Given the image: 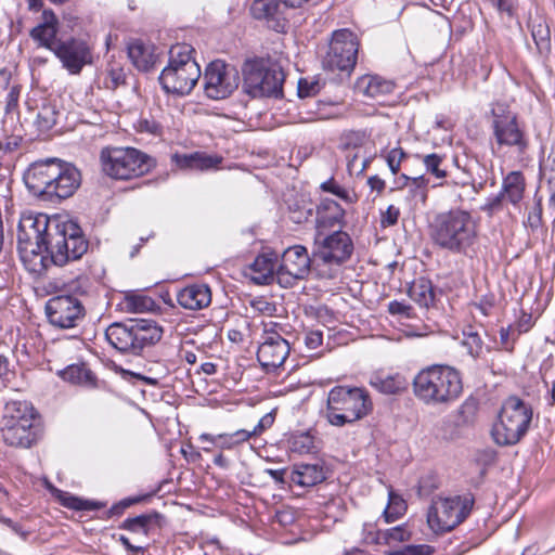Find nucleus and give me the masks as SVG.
<instances>
[{
	"label": "nucleus",
	"mask_w": 555,
	"mask_h": 555,
	"mask_svg": "<svg viewBox=\"0 0 555 555\" xmlns=\"http://www.w3.org/2000/svg\"><path fill=\"white\" fill-rule=\"evenodd\" d=\"M250 307L255 311L269 317L275 314L276 312V305L268 300V298H266L264 296H258L251 299Z\"/></svg>",
	"instance_id": "nucleus-56"
},
{
	"label": "nucleus",
	"mask_w": 555,
	"mask_h": 555,
	"mask_svg": "<svg viewBox=\"0 0 555 555\" xmlns=\"http://www.w3.org/2000/svg\"><path fill=\"white\" fill-rule=\"evenodd\" d=\"M405 156L406 154L401 147H395L388 152L386 162L392 175H397L399 172L400 165Z\"/></svg>",
	"instance_id": "nucleus-57"
},
{
	"label": "nucleus",
	"mask_w": 555,
	"mask_h": 555,
	"mask_svg": "<svg viewBox=\"0 0 555 555\" xmlns=\"http://www.w3.org/2000/svg\"><path fill=\"white\" fill-rule=\"evenodd\" d=\"M57 119V111L55 105L51 103H44L41 105L37 114V124L41 129L49 130L55 124Z\"/></svg>",
	"instance_id": "nucleus-46"
},
{
	"label": "nucleus",
	"mask_w": 555,
	"mask_h": 555,
	"mask_svg": "<svg viewBox=\"0 0 555 555\" xmlns=\"http://www.w3.org/2000/svg\"><path fill=\"white\" fill-rule=\"evenodd\" d=\"M5 411L3 441L8 446L25 449L35 444L42 434V428L34 408L26 401H12L7 404Z\"/></svg>",
	"instance_id": "nucleus-7"
},
{
	"label": "nucleus",
	"mask_w": 555,
	"mask_h": 555,
	"mask_svg": "<svg viewBox=\"0 0 555 555\" xmlns=\"http://www.w3.org/2000/svg\"><path fill=\"white\" fill-rule=\"evenodd\" d=\"M405 503L404 501L393 494L392 492L389 493V504L384 511L385 520L387 522L395 521L400 515L403 514L405 511Z\"/></svg>",
	"instance_id": "nucleus-49"
},
{
	"label": "nucleus",
	"mask_w": 555,
	"mask_h": 555,
	"mask_svg": "<svg viewBox=\"0 0 555 555\" xmlns=\"http://www.w3.org/2000/svg\"><path fill=\"white\" fill-rule=\"evenodd\" d=\"M353 253V242L350 235L341 230L315 232L312 257L328 266H340L350 259Z\"/></svg>",
	"instance_id": "nucleus-15"
},
{
	"label": "nucleus",
	"mask_w": 555,
	"mask_h": 555,
	"mask_svg": "<svg viewBox=\"0 0 555 555\" xmlns=\"http://www.w3.org/2000/svg\"><path fill=\"white\" fill-rule=\"evenodd\" d=\"M276 259L273 254L259 255L249 266V278L258 285L270 284L276 276Z\"/></svg>",
	"instance_id": "nucleus-30"
},
{
	"label": "nucleus",
	"mask_w": 555,
	"mask_h": 555,
	"mask_svg": "<svg viewBox=\"0 0 555 555\" xmlns=\"http://www.w3.org/2000/svg\"><path fill=\"white\" fill-rule=\"evenodd\" d=\"M401 179H404V185H409L412 197L424 205L427 199L428 180L424 176L410 178L404 173L401 175Z\"/></svg>",
	"instance_id": "nucleus-42"
},
{
	"label": "nucleus",
	"mask_w": 555,
	"mask_h": 555,
	"mask_svg": "<svg viewBox=\"0 0 555 555\" xmlns=\"http://www.w3.org/2000/svg\"><path fill=\"white\" fill-rule=\"evenodd\" d=\"M472 495L435 496L427 512V522L435 532H447L462 524L474 506Z\"/></svg>",
	"instance_id": "nucleus-13"
},
{
	"label": "nucleus",
	"mask_w": 555,
	"mask_h": 555,
	"mask_svg": "<svg viewBox=\"0 0 555 555\" xmlns=\"http://www.w3.org/2000/svg\"><path fill=\"white\" fill-rule=\"evenodd\" d=\"M220 163V158L212 157L203 153H194L185 157V166L196 170H207Z\"/></svg>",
	"instance_id": "nucleus-44"
},
{
	"label": "nucleus",
	"mask_w": 555,
	"mask_h": 555,
	"mask_svg": "<svg viewBox=\"0 0 555 555\" xmlns=\"http://www.w3.org/2000/svg\"><path fill=\"white\" fill-rule=\"evenodd\" d=\"M409 294L410 297L421 307H428L435 299L430 282L424 279L414 282L410 287Z\"/></svg>",
	"instance_id": "nucleus-38"
},
{
	"label": "nucleus",
	"mask_w": 555,
	"mask_h": 555,
	"mask_svg": "<svg viewBox=\"0 0 555 555\" xmlns=\"http://www.w3.org/2000/svg\"><path fill=\"white\" fill-rule=\"evenodd\" d=\"M491 129L494 138L492 152L495 153L503 147L514 149L519 155L527 152L529 139L519 125L516 113L507 105L496 103L491 109Z\"/></svg>",
	"instance_id": "nucleus-12"
},
{
	"label": "nucleus",
	"mask_w": 555,
	"mask_h": 555,
	"mask_svg": "<svg viewBox=\"0 0 555 555\" xmlns=\"http://www.w3.org/2000/svg\"><path fill=\"white\" fill-rule=\"evenodd\" d=\"M395 82L377 75H364L357 80L358 92L371 99H379L395 90Z\"/></svg>",
	"instance_id": "nucleus-29"
},
{
	"label": "nucleus",
	"mask_w": 555,
	"mask_h": 555,
	"mask_svg": "<svg viewBox=\"0 0 555 555\" xmlns=\"http://www.w3.org/2000/svg\"><path fill=\"white\" fill-rule=\"evenodd\" d=\"M46 314L51 325L59 328L78 327L86 318L81 300L73 295H57L46 304Z\"/></svg>",
	"instance_id": "nucleus-16"
},
{
	"label": "nucleus",
	"mask_w": 555,
	"mask_h": 555,
	"mask_svg": "<svg viewBox=\"0 0 555 555\" xmlns=\"http://www.w3.org/2000/svg\"><path fill=\"white\" fill-rule=\"evenodd\" d=\"M149 498H150V494L137 495V496H130V498L122 499L121 501H119L111 506V508L107 511V516L108 517L120 516L125 512L126 508H128L134 504L141 503Z\"/></svg>",
	"instance_id": "nucleus-51"
},
{
	"label": "nucleus",
	"mask_w": 555,
	"mask_h": 555,
	"mask_svg": "<svg viewBox=\"0 0 555 555\" xmlns=\"http://www.w3.org/2000/svg\"><path fill=\"white\" fill-rule=\"evenodd\" d=\"M177 300L184 309L206 308L211 301L210 288L206 284L188 285L178 293Z\"/></svg>",
	"instance_id": "nucleus-26"
},
{
	"label": "nucleus",
	"mask_w": 555,
	"mask_h": 555,
	"mask_svg": "<svg viewBox=\"0 0 555 555\" xmlns=\"http://www.w3.org/2000/svg\"><path fill=\"white\" fill-rule=\"evenodd\" d=\"M321 189L324 192H328L336 195L337 197H339L340 199L348 204H351L357 201V196L353 192H350L343 188L341 185H339L333 178L323 182L321 184Z\"/></svg>",
	"instance_id": "nucleus-48"
},
{
	"label": "nucleus",
	"mask_w": 555,
	"mask_h": 555,
	"mask_svg": "<svg viewBox=\"0 0 555 555\" xmlns=\"http://www.w3.org/2000/svg\"><path fill=\"white\" fill-rule=\"evenodd\" d=\"M103 172L115 180H131L149 173L156 160L135 147L106 146L100 153Z\"/></svg>",
	"instance_id": "nucleus-6"
},
{
	"label": "nucleus",
	"mask_w": 555,
	"mask_h": 555,
	"mask_svg": "<svg viewBox=\"0 0 555 555\" xmlns=\"http://www.w3.org/2000/svg\"><path fill=\"white\" fill-rule=\"evenodd\" d=\"M370 392L363 387L338 385L327 393L326 420L336 427L353 424L373 412Z\"/></svg>",
	"instance_id": "nucleus-3"
},
{
	"label": "nucleus",
	"mask_w": 555,
	"mask_h": 555,
	"mask_svg": "<svg viewBox=\"0 0 555 555\" xmlns=\"http://www.w3.org/2000/svg\"><path fill=\"white\" fill-rule=\"evenodd\" d=\"M125 304L128 312L149 311L154 306V300L145 295L129 294L125 297Z\"/></svg>",
	"instance_id": "nucleus-45"
},
{
	"label": "nucleus",
	"mask_w": 555,
	"mask_h": 555,
	"mask_svg": "<svg viewBox=\"0 0 555 555\" xmlns=\"http://www.w3.org/2000/svg\"><path fill=\"white\" fill-rule=\"evenodd\" d=\"M59 376L74 385L87 388L98 387L96 376L85 363L70 364L64 370H61L59 372Z\"/></svg>",
	"instance_id": "nucleus-32"
},
{
	"label": "nucleus",
	"mask_w": 555,
	"mask_h": 555,
	"mask_svg": "<svg viewBox=\"0 0 555 555\" xmlns=\"http://www.w3.org/2000/svg\"><path fill=\"white\" fill-rule=\"evenodd\" d=\"M542 223V199L538 198L534 206L528 214L526 224L532 230L538 229Z\"/></svg>",
	"instance_id": "nucleus-60"
},
{
	"label": "nucleus",
	"mask_w": 555,
	"mask_h": 555,
	"mask_svg": "<svg viewBox=\"0 0 555 555\" xmlns=\"http://www.w3.org/2000/svg\"><path fill=\"white\" fill-rule=\"evenodd\" d=\"M192 46L182 43L169 51L168 65L162 70L158 80L166 93L189 94L201 78V67L193 57Z\"/></svg>",
	"instance_id": "nucleus-4"
},
{
	"label": "nucleus",
	"mask_w": 555,
	"mask_h": 555,
	"mask_svg": "<svg viewBox=\"0 0 555 555\" xmlns=\"http://www.w3.org/2000/svg\"><path fill=\"white\" fill-rule=\"evenodd\" d=\"M443 160L444 158L441 155L433 153L424 156L423 164L425 165L427 171L433 173L436 178L441 179L447 177V171L440 168Z\"/></svg>",
	"instance_id": "nucleus-52"
},
{
	"label": "nucleus",
	"mask_w": 555,
	"mask_h": 555,
	"mask_svg": "<svg viewBox=\"0 0 555 555\" xmlns=\"http://www.w3.org/2000/svg\"><path fill=\"white\" fill-rule=\"evenodd\" d=\"M490 4L495 8L500 14L506 15L509 20L517 17V0H493Z\"/></svg>",
	"instance_id": "nucleus-55"
},
{
	"label": "nucleus",
	"mask_w": 555,
	"mask_h": 555,
	"mask_svg": "<svg viewBox=\"0 0 555 555\" xmlns=\"http://www.w3.org/2000/svg\"><path fill=\"white\" fill-rule=\"evenodd\" d=\"M163 520L164 516L160 513L152 511L135 517L126 518L119 528L133 533H143L147 535L152 530L160 528Z\"/></svg>",
	"instance_id": "nucleus-31"
},
{
	"label": "nucleus",
	"mask_w": 555,
	"mask_h": 555,
	"mask_svg": "<svg viewBox=\"0 0 555 555\" xmlns=\"http://www.w3.org/2000/svg\"><path fill=\"white\" fill-rule=\"evenodd\" d=\"M369 384L384 395H397L404 391L408 387L406 379L400 374L385 375L374 373L371 375Z\"/></svg>",
	"instance_id": "nucleus-34"
},
{
	"label": "nucleus",
	"mask_w": 555,
	"mask_h": 555,
	"mask_svg": "<svg viewBox=\"0 0 555 555\" xmlns=\"http://www.w3.org/2000/svg\"><path fill=\"white\" fill-rule=\"evenodd\" d=\"M400 210L398 207L390 205L386 211L382 214L380 223L385 227L395 225L398 222Z\"/></svg>",
	"instance_id": "nucleus-61"
},
{
	"label": "nucleus",
	"mask_w": 555,
	"mask_h": 555,
	"mask_svg": "<svg viewBox=\"0 0 555 555\" xmlns=\"http://www.w3.org/2000/svg\"><path fill=\"white\" fill-rule=\"evenodd\" d=\"M542 382L546 388L544 400L551 408L555 406V361L548 357L545 359L540 367Z\"/></svg>",
	"instance_id": "nucleus-36"
},
{
	"label": "nucleus",
	"mask_w": 555,
	"mask_h": 555,
	"mask_svg": "<svg viewBox=\"0 0 555 555\" xmlns=\"http://www.w3.org/2000/svg\"><path fill=\"white\" fill-rule=\"evenodd\" d=\"M312 259L302 245L288 247L282 255L281 264L276 270V279L284 287L293 286L297 280L305 279L311 267Z\"/></svg>",
	"instance_id": "nucleus-19"
},
{
	"label": "nucleus",
	"mask_w": 555,
	"mask_h": 555,
	"mask_svg": "<svg viewBox=\"0 0 555 555\" xmlns=\"http://www.w3.org/2000/svg\"><path fill=\"white\" fill-rule=\"evenodd\" d=\"M440 185H446L451 189V192L455 194L459 202H464L467 199H474L475 195L478 193V189L476 185L472 182L465 181V182H450L446 181L444 183H441Z\"/></svg>",
	"instance_id": "nucleus-43"
},
{
	"label": "nucleus",
	"mask_w": 555,
	"mask_h": 555,
	"mask_svg": "<svg viewBox=\"0 0 555 555\" xmlns=\"http://www.w3.org/2000/svg\"><path fill=\"white\" fill-rule=\"evenodd\" d=\"M48 233L47 255L56 266H64L70 260H77L88 250V241L83 237L79 225L73 221L59 222L51 227Z\"/></svg>",
	"instance_id": "nucleus-11"
},
{
	"label": "nucleus",
	"mask_w": 555,
	"mask_h": 555,
	"mask_svg": "<svg viewBox=\"0 0 555 555\" xmlns=\"http://www.w3.org/2000/svg\"><path fill=\"white\" fill-rule=\"evenodd\" d=\"M477 413V405L473 400H465L456 410L455 424L467 426L473 424Z\"/></svg>",
	"instance_id": "nucleus-47"
},
{
	"label": "nucleus",
	"mask_w": 555,
	"mask_h": 555,
	"mask_svg": "<svg viewBox=\"0 0 555 555\" xmlns=\"http://www.w3.org/2000/svg\"><path fill=\"white\" fill-rule=\"evenodd\" d=\"M56 179L53 183L52 198L64 199L70 197L79 188L81 183V176L79 170L70 164L60 160Z\"/></svg>",
	"instance_id": "nucleus-22"
},
{
	"label": "nucleus",
	"mask_w": 555,
	"mask_h": 555,
	"mask_svg": "<svg viewBox=\"0 0 555 555\" xmlns=\"http://www.w3.org/2000/svg\"><path fill=\"white\" fill-rule=\"evenodd\" d=\"M363 531L365 533L364 541L371 544H385L392 546L397 543L406 542L411 539V531L405 525L376 531H374V527L372 525H365Z\"/></svg>",
	"instance_id": "nucleus-24"
},
{
	"label": "nucleus",
	"mask_w": 555,
	"mask_h": 555,
	"mask_svg": "<svg viewBox=\"0 0 555 555\" xmlns=\"http://www.w3.org/2000/svg\"><path fill=\"white\" fill-rule=\"evenodd\" d=\"M243 90L251 98H282V67L264 59L247 60L242 68Z\"/></svg>",
	"instance_id": "nucleus-9"
},
{
	"label": "nucleus",
	"mask_w": 555,
	"mask_h": 555,
	"mask_svg": "<svg viewBox=\"0 0 555 555\" xmlns=\"http://www.w3.org/2000/svg\"><path fill=\"white\" fill-rule=\"evenodd\" d=\"M414 396L424 404L437 406L455 401L463 391L460 373L448 365H430L414 377Z\"/></svg>",
	"instance_id": "nucleus-2"
},
{
	"label": "nucleus",
	"mask_w": 555,
	"mask_h": 555,
	"mask_svg": "<svg viewBox=\"0 0 555 555\" xmlns=\"http://www.w3.org/2000/svg\"><path fill=\"white\" fill-rule=\"evenodd\" d=\"M344 217L345 210L337 202L323 198L317 206L315 232H327L336 224H340Z\"/></svg>",
	"instance_id": "nucleus-25"
},
{
	"label": "nucleus",
	"mask_w": 555,
	"mask_h": 555,
	"mask_svg": "<svg viewBox=\"0 0 555 555\" xmlns=\"http://www.w3.org/2000/svg\"><path fill=\"white\" fill-rule=\"evenodd\" d=\"M532 420V409L517 396H509L502 403L491 435L499 446H514L527 434Z\"/></svg>",
	"instance_id": "nucleus-8"
},
{
	"label": "nucleus",
	"mask_w": 555,
	"mask_h": 555,
	"mask_svg": "<svg viewBox=\"0 0 555 555\" xmlns=\"http://www.w3.org/2000/svg\"><path fill=\"white\" fill-rule=\"evenodd\" d=\"M281 3L280 0H254L250 13L256 20H266L268 23H272L270 27L279 31L284 27Z\"/></svg>",
	"instance_id": "nucleus-27"
},
{
	"label": "nucleus",
	"mask_w": 555,
	"mask_h": 555,
	"mask_svg": "<svg viewBox=\"0 0 555 555\" xmlns=\"http://www.w3.org/2000/svg\"><path fill=\"white\" fill-rule=\"evenodd\" d=\"M128 56L132 64L142 72L152 69L158 59L155 47L139 39L128 44Z\"/></svg>",
	"instance_id": "nucleus-28"
},
{
	"label": "nucleus",
	"mask_w": 555,
	"mask_h": 555,
	"mask_svg": "<svg viewBox=\"0 0 555 555\" xmlns=\"http://www.w3.org/2000/svg\"><path fill=\"white\" fill-rule=\"evenodd\" d=\"M127 74L125 69L117 65H112L107 70L106 87L109 89H117L126 83Z\"/></svg>",
	"instance_id": "nucleus-53"
},
{
	"label": "nucleus",
	"mask_w": 555,
	"mask_h": 555,
	"mask_svg": "<svg viewBox=\"0 0 555 555\" xmlns=\"http://www.w3.org/2000/svg\"><path fill=\"white\" fill-rule=\"evenodd\" d=\"M505 198L501 194V192L494 196L488 197L487 202L480 207V209L487 212L489 216H492L501 210H503V203Z\"/></svg>",
	"instance_id": "nucleus-59"
},
{
	"label": "nucleus",
	"mask_w": 555,
	"mask_h": 555,
	"mask_svg": "<svg viewBox=\"0 0 555 555\" xmlns=\"http://www.w3.org/2000/svg\"><path fill=\"white\" fill-rule=\"evenodd\" d=\"M60 502L64 507L74 511H99L106 505L103 502L85 500L66 492L60 495Z\"/></svg>",
	"instance_id": "nucleus-39"
},
{
	"label": "nucleus",
	"mask_w": 555,
	"mask_h": 555,
	"mask_svg": "<svg viewBox=\"0 0 555 555\" xmlns=\"http://www.w3.org/2000/svg\"><path fill=\"white\" fill-rule=\"evenodd\" d=\"M162 335L163 330L156 322L144 319L115 322L105 330V338L113 348L133 356L158 343Z\"/></svg>",
	"instance_id": "nucleus-5"
},
{
	"label": "nucleus",
	"mask_w": 555,
	"mask_h": 555,
	"mask_svg": "<svg viewBox=\"0 0 555 555\" xmlns=\"http://www.w3.org/2000/svg\"><path fill=\"white\" fill-rule=\"evenodd\" d=\"M531 35L540 53L551 51V33L545 21L539 18L531 23Z\"/></svg>",
	"instance_id": "nucleus-37"
},
{
	"label": "nucleus",
	"mask_w": 555,
	"mask_h": 555,
	"mask_svg": "<svg viewBox=\"0 0 555 555\" xmlns=\"http://www.w3.org/2000/svg\"><path fill=\"white\" fill-rule=\"evenodd\" d=\"M199 439L202 441H209L222 450H230L236 446L232 434H220L217 436H212L210 434H203L201 435Z\"/></svg>",
	"instance_id": "nucleus-54"
},
{
	"label": "nucleus",
	"mask_w": 555,
	"mask_h": 555,
	"mask_svg": "<svg viewBox=\"0 0 555 555\" xmlns=\"http://www.w3.org/2000/svg\"><path fill=\"white\" fill-rule=\"evenodd\" d=\"M359 46L358 37L351 30L346 28L335 30L322 60L323 68L350 75L357 64Z\"/></svg>",
	"instance_id": "nucleus-14"
},
{
	"label": "nucleus",
	"mask_w": 555,
	"mask_h": 555,
	"mask_svg": "<svg viewBox=\"0 0 555 555\" xmlns=\"http://www.w3.org/2000/svg\"><path fill=\"white\" fill-rule=\"evenodd\" d=\"M319 91L318 82H309L307 79H300L298 81V95L300 98H307L315 94Z\"/></svg>",
	"instance_id": "nucleus-64"
},
{
	"label": "nucleus",
	"mask_w": 555,
	"mask_h": 555,
	"mask_svg": "<svg viewBox=\"0 0 555 555\" xmlns=\"http://www.w3.org/2000/svg\"><path fill=\"white\" fill-rule=\"evenodd\" d=\"M21 93L20 86H12L8 95H7V104H5V113L9 114L17 108L18 98Z\"/></svg>",
	"instance_id": "nucleus-63"
},
{
	"label": "nucleus",
	"mask_w": 555,
	"mask_h": 555,
	"mask_svg": "<svg viewBox=\"0 0 555 555\" xmlns=\"http://www.w3.org/2000/svg\"><path fill=\"white\" fill-rule=\"evenodd\" d=\"M43 22L30 30V37L38 46L54 51L61 39L57 35V18L52 11H43Z\"/></svg>",
	"instance_id": "nucleus-23"
},
{
	"label": "nucleus",
	"mask_w": 555,
	"mask_h": 555,
	"mask_svg": "<svg viewBox=\"0 0 555 555\" xmlns=\"http://www.w3.org/2000/svg\"><path fill=\"white\" fill-rule=\"evenodd\" d=\"M323 334L319 330L308 331L305 335V345L308 349L314 350L322 345Z\"/></svg>",
	"instance_id": "nucleus-62"
},
{
	"label": "nucleus",
	"mask_w": 555,
	"mask_h": 555,
	"mask_svg": "<svg viewBox=\"0 0 555 555\" xmlns=\"http://www.w3.org/2000/svg\"><path fill=\"white\" fill-rule=\"evenodd\" d=\"M463 336V346L466 347L468 354L474 359L479 358L482 354L483 341L475 326H466Z\"/></svg>",
	"instance_id": "nucleus-41"
},
{
	"label": "nucleus",
	"mask_w": 555,
	"mask_h": 555,
	"mask_svg": "<svg viewBox=\"0 0 555 555\" xmlns=\"http://www.w3.org/2000/svg\"><path fill=\"white\" fill-rule=\"evenodd\" d=\"M60 160L46 159L34 163L25 172L24 181L27 189L35 195L51 199L53 183Z\"/></svg>",
	"instance_id": "nucleus-20"
},
{
	"label": "nucleus",
	"mask_w": 555,
	"mask_h": 555,
	"mask_svg": "<svg viewBox=\"0 0 555 555\" xmlns=\"http://www.w3.org/2000/svg\"><path fill=\"white\" fill-rule=\"evenodd\" d=\"M281 328L278 323L264 325L262 341L257 351V359L260 365L271 372L280 367L287 359L291 347L276 328Z\"/></svg>",
	"instance_id": "nucleus-18"
},
{
	"label": "nucleus",
	"mask_w": 555,
	"mask_h": 555,
	"mask_svg": "<svg viewBox=\"0 0 555 555\" xmlns=\"http://www.w3.org/2000/svg\"><path fill=\"white\" fill-rule=\"evenodd\" d=\"M240 76L237 69L222 61L208 64L204 73V91L212 100H221L237 89Z\"/></svg>",
	"instance_id": "nucleus-17"
},
{
	"label": "nucleus",
	"mask_w": 555,
	"mask_h": 555,
	"mask_svg": "<svg viewBox=\"0 0 555 555\" xmlns=\"http://www.w3.org/2000/svg\"><path fill=\"white\" fill-rule=\"evenodd\" d=\"M371 138L367 130H347L340 135V149L344 151L357 150L364 146Z\"/></svg>",
	"instance_id": "nucleus-40"
},
{
	"label": "nucleus",
	"mask_w": 555,
	"mask_h": 555,
	"mask_svg": "<svg viewBox=\"0 0 555 555\" xmlns=\"http://www.w3.org/2000/svg\"><path fill=\"white\" fill-rule=\"evenodd\" d=\"M56 219L51 220L44 214H24L17 225V244L21 257L24 261H39L43 264L52 224Z\"/></svg>",
	"instance_id": "nucleus-10"
},
{
	"label": "nucleus",
	"mask_w": 555,
	"mask_h": 555,
	"mask_svg": "<svg viewBox=\"0 0 555 555\" xmlns=\"http://www.w3.org/2000/svg\"><path fill=\"white\" fill-rule=\"evenodd\" d=\"M526 180L521 171H511L504 177L501 194L512 205L517 206L524 198Z\"/></svg>",
	"instance_id": "nucleus-33"
},
{
	"label": "nucleus",
	"mask_w": 555,
	"mask_h": 555,
	"mask_svg": "<svg viewBox=\"0 0 555 555\" xmlns=\"http://www.w3.org/2000/svg\"><path fill=\"white\" fill-rule=\"evenodd\" d=\"M314 448L313 437L308 433L293 436L291 439V449L300 454L309 453Z\"/></svg>",
	"instance_id": "nucleus-50"
},
{
	"label": "nucleus",
	"mask_w": 555,
	"mask_h": 555,
	"mask_svg": "<svg viewBox=\"0 0 555 555\" xmlns=\"http://www.w3.org/2000/svg\"><path fill=\"white\" fill-rule=\"evenodd\" d=\"M53 53L70 74H79L85 65L92 62L91 50L81 39L61 40Z\"/></svg>",
	"instance_id": "nucleus-21"
},
{
	"label": "nucleus",
	"mask_w": 555,
	"mask_h": 555,
	"mask_svg": "<svg viewBox=\"0 0 555 555\" xmlns=\"http://www.w3.org/2000/svg\"><path fill=\"white\" fill-rule=\"evenodd\" d=\"M324 479V469L319 464H300L292 474V481L301 487H313Z\"/></svg>",
	"instance_id": "nucleus-35"
},
{
	"label": "nucleus",
	"mask_w": 555,
	"mask_h": 555,
	"mask_svg": "<svg viewBox=\"0 0 555 555\" xmlns=\"http://www.w3.org/2000/svg\"><path fill=\"white\" fill-rule=\"evenodd\" d=\"M433 244L451 254H466L478 237V224L465 209L452 208L433 215L428 223Z\"/></svg>",
	"instance_id": "nucleus-1"
},
{
	"label": "nucleus",
	"mask_w": 555,
	"mask_h": 555,
	"mask_svg": "<svg viewBox=\"0 0 555 555\" xmlns=\"http://www.w3.org/2000/svg\"><path fill=\"white\" fill-rule=\"evenodd\" d=\"M433 548L429 545H406L400 550L388 552L386 555H430Z\"/></svg>",
	"instance_id": "nucleus-58"
}]
</instances>
